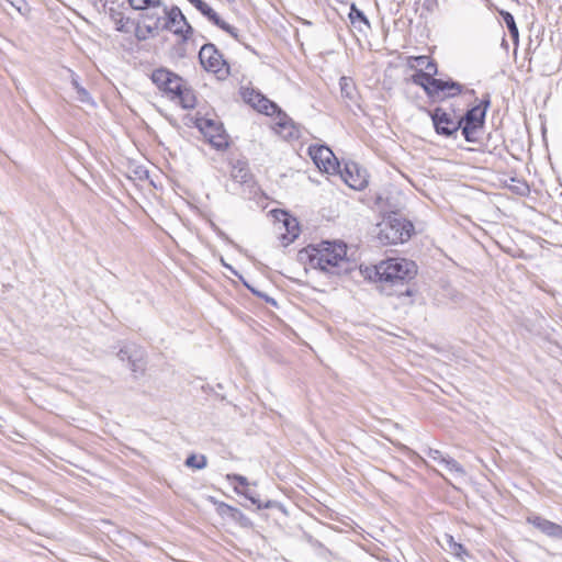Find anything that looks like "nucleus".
<instances>
[{"mask_svg":"<svg viewBox=\"0 0 562 562\" xmlns=\"http://www.w3.org/2000/svg\"><path fill=\"white\" fill-rule=\"evenodd\" d=\"M302 260L306 259L310 267L323 273L339 276L348 270L347 246L342 241H322L308 245L300 252Z\"/></svg>","mask_w":562,"mask_h":562,"instance_id":"1","label":"nucleus"},{"mask_svg":"<svg viewBox=\"0 0 562 562\" xmlns=\"http://www.w3.org/2000/svg\"><path fill=\"white\" fill-rule=\"evenodd\" d=\"M416 274V265L404 258H390L375 266L376 281L387 295H411L405 282Z\"/></svg>","mask_w":562,"mask_h":562,"instance_id":"2","label":"nucleus"},{"mask_svg":"<svg viewBox=\"0 0 562 562\" xmlns=\"http://www.w3.org/2000/svg\"><path fill=\"white\" fill-rule=\"evenodd\" d=\"M153 83L171 100H177L183 109H193L196 104L194 91L177 74L166 69H155L150 76Z\"/></svg>","mask_w":562,"mask_h":562,"instance_id":"3","label":"nucleus"},{"mask_svg":"<svg viewBox=\"0 0 562 562\" xmlns=\"http://www.w3.org/2000/svg\"><path fill=\"white\" fill-rule=\"evenodd\" d=\"M413 231L414 226L409 221L393 213L378 224L376 237L382 245L403 244L411 238Z\"/></svg>","mask_w":562,"mask_h":562,"instance_id":"4","label":"nucleus"},{"mask_svg":"<svg viewBox=\"0 0 562 562\" xmlns=\"http://www.w3.org/2000/svg\"><path fill=\"white\" fill-rule=\"evenodd\" d=\"M491 104V97L486 93L480 104L468 110L467 113L460 117L462 121V135L469 143H476L484 126L486 110Z\"/></svg>","mask_w":562,"mask_h":562,"instance_id":"5","label":"nucleus"},{"mask_svg":"<svg viewBox=\"0 0 562 562\" xmlns=\"http://www.w3.org/2000/svg\"><path fill=\"white\" fill-rule=\"evenodd\" d=\"M430 117L437 134L451 137L456 136L458 131L461 130L462 121L456 119L442 108H436L430 112Z\"/></svg>","mask_w":562,"mask_h":562,"instance_id":"6","label":"nucleus"},{"mask_svg":"<svg viewBox=\"0 0 562 562\" xmlns=\"http://www.w3.org/2000/svg\"><path fill=\"white\" fill-rule=\"evenodd\" d=\"M162 30L172 32L173 34L180 36L183 41L188 40L193 33L192 26L189 24L182 11L177 5L169 8L168 12L166 13Z\"/></svg>","mask_w":562,"mask_h":562,"instance_id":"7","label":"nucleus"},{"mask_svg":"<svg viewBox=\"0 0 562 562\" xmlns=\"http://www.w3.org/2000/svg\"><path fill=\"white\" fill-rule=\"evenodd\" d=\"M168 10L169 8L164 4L162 0H160V4L158 5H149L142 10L145 11L142 19L143 27L146 30L147 34L155 35L158 34L159 31H162V24Z\"/></svg>","mask_w":562,"mask_h":562,"instance_id":"8","label":"nucleus"},{"mask_svg":"<svg viewBox=\"0 0 562 562\" xmlns=\"http://www.w3.org/2000/svg\"><path fill=\"white\" fill-rule=\"evenodd\" d=\"M308 154L319 170L327 173H335L339 168V162L334 153L324 145H312Z\"/></svg>","mask_w":562,"mask_h":562,"instance_id":"9","label":"nucleus"},{"mask_svg":"<svg viewBox=\"0 0 562 562\" xmlns=\"http://www.w3.org/2000/svg\"><path fill=\"white\" fill-rule=\"evenodd\" d=\"M196 126L201 133L209 139L210 144L216 149L227 147V138L222 130V126L210 119H198Z\"/></svg>","mask_w":562,"mask_h":562,"instance_id":"10","label":"nucleus"},{"mask_svg":"<svg viewBox=\"0 0 562 562\" xmlns=\"http://www.w3.org/2000/svg\"><path fill=\"white\" fill-rule=\"evenodd\" d=\"M199 59L201 65L207 71L220 72L226 65L222 54L217 50L214 44H204L199 52Z\"/></svg>","mask_w":562,"mask_h":562,"instance_id":"11","label":"nucleus"},{"mask_svg":"<svg viewBox=\"0 0 562 562\" xmlns=\"http://www.w3.org/2000/svg\"><path fill=\"white\" fill-rule=\"evenodd\" d=\"M244 97L246 102L249 103L258 112L263 113L266 115H273L276 113H278V115H281V110L278 108V105L274 102L267 99L260 92L251 90L245 93Z\"/></svg>","mask_w":562,"mask_h":562,"instance_id":"12","label":"nucleus"},{"mask_svg":"<svg viewBox=\"0 0 562 562\" xmlns=\"http://www.w3.org/2000/svg\"><path fill=\"white\" fill-rule=\"evenodd\" d=\"M192 5L195 7L204 16H206L212 23L217 25L223 31L227 32L233 37L237 38V29L223 21L218 14L204 1L202 0H188Z\"/></svg>","mask_w":562,"mask_h":562,"instance_id":"13","label":"nucleus"},{"mask_svg":"<svg viewBox=\"0 0 562 562\" xmlns=\"http://www.w3.org/2000/svg\"><path fill=\"white\" fill-rule=\"evenodd\" d=\"M336 172H339L346 184L352 189L361 190L367 184L366 178L360 173L356 164H346L344 170L338 168Z\"/></svg>","mask_w":562,"mask_h":562,"instance_id":"14","label":"nucleus"},{"mask_svg":"<svg viewBox=\"0 0 562 562\" xmlns=\"http://www.w3.org/2000/svg\"><path fill=\"white\" fill-rule=\"evenodd\" d=\"M527 521L547 536L561 539L562 526L540 516H530Z\"/></svg>","mask_w":562,"mask_h":562,"instance_id":"15","label":"nucleus"},{"mask_svg":"<svg viewBox=\"0 0 562 562\" xmlns=\"http://www.w3.org/2000/svg\"><path fill=\"white\" fill-rule=\"evenodd\" d=\"M412 81L424 88L427 95L432 98L436 97V88H439L441 85V79L430 78L422 69L412 76Z\"/></svg>","mask_w":562,"mask_h":562,"instance_id":"16","label":"nucleus"},{"mask_svg":"<svg viewBox=\"0 0 562 562\" xmlns=\"http://www.w3.org/2000/svg\"><path fill=\"white\" fill-rule=\"evenodd\" d=\"M442 539V548L450 554L454 555L460 560H464V558L469 555L463 544L457 542L451 535L445 533Z\"/></svg>","mask_w":562,"mask_h":562,"instance_id":"17","label":"nucleus"},{"mask_svg":"<svg viewBox=\"0 0 562 562\" xmlns=\"http://www.w3.org/2000/svg\"><path fill=\"white\" fill-rule=\"evenodd\" d=\"M442 92L443 97L452 98L462 92V86L456 81H445L441 79V85L439 88H436V97Z\"/></svg>","mask_w":562,"mask_h":562,"instance_id":"18","label":"nucleus"},{"mask_svg":"<svg viewBox=\"0 0 562 562\" xmlns=\"http://www.w3.org/2000/svg\"><path fill=\"white\" fill-rule=\"evenodd\" d=\"M283 226L288 232V236H283V238L288 239L289 243L293 241L299 235V226L295 218H291L286 213H283Z\"/></svg>","mask_w":562,"mask_h":562,"instance_id":"19","label":"nucleus"},{"mask_svg":"<svg viewBox=\"0 0 562 562\" xmlns=\"http://www.w3.org/2000/svg\"><path fill=\"white\" fill-rule=\"evenodd\" d=\"M499 14L503 18L514 43L517 44L519 38V32L513 14L504 10L499 11Z\"/></svg>","mask_w":562,"mask_h":562,"instance_id":"20","label":"nucleus"},{"mask_svg":"<svg viewBox=\"0 0 562 562\" xmlns=\"http://www.w3.org/2000/svg\"><path fill=\"white\" fill-rule=\"evenodd\" d=\"M441 465H443L445 469L454 476L463 477L465 475V470L463 469V467L458 461L450 457H447L445 460H442Z\"/></svg>","mask_w":562,"mask_h":562,"instance_id":"21","label":"nucleus"},{"mask_svg":"<svg viewBox=\"0 0 562 562\" xmlns=\"http://www.w3.org/2000/svg\"><path fill=\"white\" fill-rule=\"evenodd\" d=\"M71 85L77 92V100L83 103H89L90 94L82 86H80L78 78L74 72L71 74Z\"/></svg>","mask_w":562,"mask_h":562,"instance_id":"22","label":"nucleus"},{"mask_svg":"<svg viewBox=\"0 0 562 562\" xmlns=\"http://www.w3.org/2000/svg\"><path fill=\"white\" fill-rule=\"evenodd\" d=\"M341 95L351 100L355 94V85L351 78L341 77L339 81Z\"/></svg>","mask_w":562,"mask_h":562,"instance_id":"23","label":"nucleus"},{"mask_svg":"<svg viewBox=\"0 0 562 562\" xmlns=\"http://www.w3.org/2000/svg\"><path fill=\"white\" fill-rule=\"evenodd\" d=\"M186 464L194 469H204L206 467V458L204 456L191 454L187 460Z\"/></svg>","mask_w":562,"mask_h":562,"instance_id":"24","label":"nucleus"},{"mask_svg":"<svg viewBox=\"0 0 562 562\" xmlns=\"http://www.w3.org/2000/svg\"><path fill=\"white\" fill-rule=\"evenodd\" d=\"M131 7L135 10H143L149 5L160 4V0H127Z\"/></svg>","mask_w":562,"mask_h":562,"instance_id":"25","label":"nucleus"},{"mask_svg":"<svg viewBox=\"0 0 562 562\" xmlns=\"http://www.w3.org/2000/svg\"><path fill=\"white\" fill-rule=\"evenodd\" d=\"M429 60L430 58L428 56H414L409 58V67H420V69L424 70L425 66L427 65V61Z\"/></svg>","mask_w":562,"mask_h":562,"instance_id":"26","label":"nucleus"},{"mask_svg":"<svg viewBox=\"0 0 562 562\" xmlns=\"http://www.w3.org/2000/svg\"><path fill=\"white\" fill-rule=\"evenodd\" d=\"M349 18L352 23H355L356 20H360V21L364 22L366 24H369V21L366 18V15L363 14V12L361 10L357 9L355 4H352L350 8Z\"/></svg>","mask_w":562,"mask_h":562,"instance_id":"27","label":"nucleus"},{"mask_svg":"<svg viewBox=\"0 0 562 562\" xmlns=\"http://www.w3.org/2000/svg\"><path fill=\"white\" fill-rule=\"evenodd\" d=\"M130 368L132 371L137 372L143 370L142 357H138V352L134 351V356H128Z\"/></svg>","mask_w":562,"mask_h":562,"instance_id":"28","label":"nucleus"},{"mask_svg":"<svg viewBox=\"0 0 562 562\" xmlns=\"http://www.w3.org/2000/svg\"><path fill=\"white\" fill-rule=\"evenodd\" d=\"M437 64L430 59L429 61H427V65L425 66L424 68V72L430 77V78H434V76L437 74Z\"/></svg>","mask_w":562,"mask_h":562,"instance_id":"29","label":"nucleus"},{"mask_svg":"<svg viewBox=\"0 0 562 562\" xmlns=\"http://www.w3.org/2000/svg\"><path fill=\"white\" fill-rule=\"evenodd\" d=\"M428 458L431 460L438 462L439 464H442V460H445L447 457L443 456L439 450L430 449L428 451Z\"/></svg>","mask_w":562,"mask_h":562,"instance_id":"30","label":"nucleus"},{"mask_svg":"<svg viewBox=\"0 0 562 562\" xmlns=\"http://www.w3.org/2000/svg\"><path fill=\"white\" fill-rule=\"evenodd\" d=\"M227 480L228 481H236L238 482L239 485H241L243 487H247L248 486V480L247 477L243 476V475H239V474H227Z\"/></svg>","mask_w":562,"mask_h":562,"instance_id":"31","label":"nucleus"},{"mask_svg":"<svg viewBox=\"0 0 562 562\" xmlns=\"http://www.w3.org/2000/svg\"><path fill=\"white\" fill-rule=\"evenodd\" d=\"M235 491L238 494H243L244 496H246L252 504H257L258 507H261V504H259V501L248 490L239 491L237 487H235Z\"/></svg>","mask_w":562,"mask_h":562,"instance_id":"32","label":"nucleus"},{"mask_svg":"<svg viewBox=\"0 0 562 562\" xmlns=\"http://www.w3.org/2000/svg\"><path fill=\"white\" fill-rule=\"evenodd\" d=\"M128 356H134V352L130 351L127 348H122V349H120V351L117 352V357H119L122 361H125V360H127V361H128Z\"/></svg>","mask_w":562,"mask_h":562,"instance_id":"33","label":"nucleus"},{"mask_svg":"<svg viewBox=\"0 0 562 562\" xmlns=\"http://www.w3.org/2000/svg\"><path fill=\"white\" fill-rule=\"evenodd\" d=\"M10 3L12 4V7H14L19 12H22L23 8L26 7V3L24 2V0H14V1H10Z\"/></svg>","mask_w":562,"mask_h":562,"instance_id":"34","label":"nucleus"},{"mask_svg":"<svg viewBox=\"0 0 562 562\" xmlns=\"http://www.w3.org/2000/svg\"><path fill=\"white\" fill-rule=\"evenodd\" d=\"M278 125L281 127H285L286 123L283 121V119H280V121L278 122Z\"/></svg>","mask_w":562,"mask_h":562,"instance_id":"35","label":"nucleus"},{"mask_svg":"<svg viewBox=\"0 0 562 562\" xmlns=\"http://www.w3.org/2000/svg\"><path fill=\"white\" fill-rule=\"evenodd\" d=\"M222 507H224V508H226V509H228V510H232V509H233V507H231L229 505H226V504H222Z\"/></svg>","mask_w":562,"mask_h":562,"instance_id":"36","label":"nucleus"},{"mask_svg":"<svg viewBox=\"0 0 562 562\" xmlns=\"http://www.w3.org/2000/svg\"><path fill=\"white\" fill-rule=\"evenodd\" d=\"M265 508H269L270 507V502H268L267 504L263 505Z\"/></svg>","mask_w":562,"mask_h":562,"instance_id":"37","label":"nucleus"},{"mask_svg":"<svg viewBox=\"0 0 562 562\" xmlns=\"http://www.w3.org/2000/svg\"><path fill=\"white\" fill-rule=\"evenodd\" d=\"M561 539H562V533H561Z\"/></svg>","mask_w":562,"mask_h":562,"instance_id":"38","label":"nucleus"}]
</instances>
